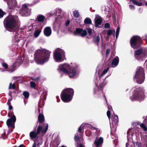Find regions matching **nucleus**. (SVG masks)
I'll list each match as a JSON object with an SVG mask.
<instances>
[{"label": "nucleus", "instance_id": "obj_3", "mask_svg": "<svg viewBox=\"0 0 147 147\" xmlns=\"http://www.w3.org/2000/svg\"><path fill=\"white\" fill-rule=\"evenodd\" d=\"M57 70L59 72H62L66 74H68L70 78L74 77L76 74V69L66 63L59 65Z\"/></svg>", "mask_w": 147, "mask_h": 147}, {"label": "nucleus", "instance_id": "obj_19", "mask_svg": "<svg viewBox=\"0 0 147 147\" xmlns=\"http://www.w3.org/2000/svg\"><path fill=\"white\" fill-rule=\"evenodd\" d=\"M130 1L129 3L131 1L133 3L136 5L138 6H141L142 5V3L143 1H144V0H130ZM130 4V3H129Z\"/></svg>", "mask_w": 147, "mask_h": 147}, {"label": "nucleus", "instance_id": "obj_43", "mask_svg": "<svg viewBox=\"0 0 147 147\" xmlns=\"http://www.w3.org/2000/svg\"><path fill=\"white\" fill-rule=\"evenodd\" d=\"M107 115L110 120L111 117V113L109 110H108L107 112Z\"/></svg>", "mask_w": 147, "mask_h": 147}, {"label": "nucleus", "instance_id": "obj_36", "mask_svg": "<svg viewBox=\"0 0 147 147\" xmlns=\"http://www.w3.org/2000/svg\"><path fill=\"white\" fill-rule=\"evenodd\" d=\"M16 88V86L14 84H13L11 83H10L9 86V89H15Z\"/></svg>", "mask_w": 147, "mask_h": 147}, {"label": "nucleus", "instance_id": "obj_49", "mask_svg": "<svg viewBox=\"0 0 147 147\" xmlns=\"http://www.w3.org/2000/svg\"><path fill=\"white\" fill-rule=\"evenodd\" d=\"M89 132V131L88 130H87L86 131V134L87 136H89L91 134V133L90 134H88V133Z\"/></svg>", "mask_w": 147, "mask_h": 147}, {"label": "nucleus", "instance_id": "obj_31", "mask_svg": "<svg viewBox=\"0 0 147 147\" xmlns=\"http://www.w3.org/2000/svg\"><path fill=\"white\" fill-rule=\"evenodd\" d=\"M85 24H91L92 23V21L89 18H86L84 21Z\"/></svg>", "mask_w": 147, "mask_h": 147}, {"label": "nucleus", "instance_id": "obj_14", "mask_svg": "<svg viewBox=\"0 0 147 147\" xmlns=\"http://www.w3.org/2000/svg\"><path fill=\"white\" fill-rule=\"evenodd\" d=\"M15 116L13 115L10 118L8 119L6 121V123L8 127H14V123L16 121Z\"/></svg>", "mask_w": 147, "mask_h": 147}, {"label": "nucleus", "instance_id": "obj_62", "mask_svg": "<svg viewBox=\"0 0 147 147\" xmlns=\"http://www.w3.org/2000/svg\"><path fill=\"white\" fill-rule=\"evenodd\" d=\"M60 101V100H58H58H57V102H59Z\"/></svg>", "mask_w": 147, "mask_h": 147}, {"label": "nucleus", "instance_id": "obj_12", "mask_svg": "<svg viewBox=\"0 0 147 147\" xmlns=\"http://www.w3.org/2000/svg\"><path fill=\"white\" fill-rule=\"evenodd\" d=\"M22 59H17L13 64L12 66L11 67H9V68L7 71H14V69L16 67H18L22 63Z\"/></svg>", "mask_w": 147, "mask_h": 147}, {"label": "nucleus", "instance_id": "obj_4", "mask_svg": "<svg viewBox=\"0 0 147 147\" xmlns=\"http://www.w3.org/2000/svg\"><path fill=\"white\" fill-rule=\"evenodd\" d=\"M144 90L142 88L139 87L134 90L132 95L130 97V99L132 101H140L144 99Z\"/></svg>", "mask_w": 147, "mask_h": 147}, {"label": "nucleus", "instance_id": "obj_26", "mask_svg": "<svg viewBox=\"0 0 147 147\" xmlns=\"http://www.w3.org/2000/svg\"><path fill=\"white\" fill-rule=\"evenodd\" d=\"M45 18V17L44 16L40 15L37 16L36 19L38 22H42L44 20Z\"/></svg>", "mask_w": 147, "mask_h": 147}, {"label": "nucleus", "instance_id": "obj_6", "mask_svg": "<svg viewBox=\"0 0 147 147\" xmlns=\"http://www.w3.org/2000/svg\"><path fill=\"white\" fill-rule=\"evenodd\" d=\"M145 79L144 69L142 67H140L136 72L134 77V80L138 84L142 83Z\"/></svg>", "mask_w": 147, "mask_h": 147}, {"label": "nucleus", "instance_id": "obj_7", "mask_svg": "<svg viewBox=\"0 0 147 147\" xmlns=\"http://www.w3.org/2000/svg\"><path fill=\"white\" fill-rule=\"evenodd\" d=\"M134 56L138 60H142L143 57H147V49H139L137 50L135 52Z\"/></svg>", "mask_w": 147, "mask_h": 147}, {"label": "nucleus", "instance_id": "obj_28", "mask_svg": "<svg viewBox=\"0 0 147 147\" xmlns=\"http://www.w3.org/2000/svg\"><path fill=\"white\" fill-rule=\"evenodd\" d=\"M64 20V18H63L61 16L59 15L55 19V21L56 22H60L63 21Z\"/></svg>", "mask_w": 147, "mask_h": 147}, {"label": "nucleus", "instance_id": "obj_8", "mask_svg": "<svg viewBox=\"0 0 147 147\" xmlns=\"http://www.w3.org/2000/svg\"><path fill=\"white\" fill-rule=\"evenodd\" d=\"M82 126H80L78 128V132L80 133V134H77L75 136L74 138L76 141L78 142L77 145V147H84L80 142L82 143L83 142V139L82 136L84 131H82Z\"/></svg>", "mask_w": 147, "mask_h": 147}, {"label": "nucleus", "instance_id": "obj_52", "mask_svg": "<svg viewBox=\"0 0 147 147\" xmlns=\"http://www.w3.org/2000/svg\"><path fill=\"white\" fill-rule=\"evenodd\" d=\"M40 77H37V78H35L34 80H36V81H38V80H40Z\"/></svg>", "mask_w": 147, "mask_h": 147}, {"label": "nucleus", "instance_id": "obj_37", "mask_svg": "<svg viewBox=\"0 0 147 147\" xmlns=\"http://www.w3.org/2000/svg\"><path fill=\"white\" fill-rule=\"evenodd\" d=\"M73 15L74 17H78L79 16V14L78 11L75 10L73 12Z\"/></svg>", "mask_w": 147, "mask_h": 147}, {"label": "nucleus", "instance_id": "obj_41", "mask_svg": "<svg viewBox=\"0 0 147 147\" xmlns=\"http://www.w3.org/2000/svg\"><path fill=\"white\" fill-rule=\"evenodd\" d=\"M31 87L32 88H34L36 86V84L35 83L31 81L30 82Z\"/></svg>", "mask_w": 147, "mask_h": 147}, {"label": "nucleus", "instance_id": "obj_24", "mask_svg": "<svg viewBox=\"0 0 147 147\" xmlns=\"http://www.w3.org/2000/svg\"><path fill=\"white\" fill-rule=\"evenodd\" d=\"M7 5L9 9H11L13 6L16 5V1H11L7 3Z\"/></svg>", "mask_w": 147, "mask_h": 147}, {"label": "nucleus", "instance_id": "obj_30", "mask_svg": "<svg viewBox=\"0 0 147 147\" xmlns=\"http://www.w3.org/2000/svg\"><path fill=\"white\" fill-rule=\"evenodd\" d=\"M115 30H109L107 31V35L108 36H110L112 34H113L114 36H115Z\"/></svg>", "mask_w": 147, "mask_h": 147}, {"label": "nucleus", "instance_id": "obj_15", "mask_svg": "<svg viewBox=\"0 0 147 147\" xmlns=\"http://www.w3.org/2000/svg\"><path fill=\"white\" fill-rule=\"evenodd\" d=\"M94 21L95 26L101 27L100 26L101 25L102 22V18L98 15H96Z\"/></svg>", "mask_w": 147, "mask_h": 147}, {"label": "nucleus", "instance_id": "obj_39", "mask_svg": "<svg viewBox=\"0 0 147 147\" xmlns=\"http://www.w3.org/2000/svg\"><path fill=\"white\" fill-rule=\"evenodd\" d=\"M120 30L119 27H118L116 30V37L117 38L118 36Z\"/></svg>", "mask_w": 147, "mask_h": 147}, {"label": "nucleus", "instance_id": "obj_42", "mask_svg": "<svg viewBox=\"0 0 147 147\" xmlns=\"http://www.w3.org/2000/svg\"><path fill=\"white\" fill-rule=\"evenodd\" d=\"M11 94H9V95H10L11 96V98L10 99H9L8 100V101H7V105H8V106H9L10 105V104H11V102H10V101L11 100H12V97L11 96Z\"/></svg>", "mask_w": 147, "mask_h": 147}, {"label": "nucleus", "instance_id": "obj_18", "mask_svg": "<svg viewBox=\"0 0 147 147\" xmlns=\"http://www.w3.org/2000/svg\"><path fill=\"white\" fill-rule=\"evenodd\" d=\"M44 34L47 36H49L51 34V30L49 27H46L44 30Z\"/></svg>", "mask_w": 147, "mask_h": 147}, {"label": "nucleus", "instance_id": "obj_22", "mask_svg": "<svg viewBox=\"0 0 147 147\" xmlns=\"http://www.w3.org/2000/svg\"><path fill=\"white\" fill-rule=\"evenodd\" d=\"M38 127H40V132H41L42 133H45L48 128V124H47L46 126L43 125V126H39Z\"/></svg>", "mask_w": 147, "mask_h": 147}, {"label": "nucleus", "instance_id": "obj_11", "mask_svg": "<svg viewBox=\"0 0 147 147\" xmlns=\"http://www.w3.org/2000/svg\"><path fill=\"white\" fill-rule=\"evenodd\" d=\"M38 1H37L36 3L33 4H25L23 5L22 7V10L20 12V13L22 14L24 16L30 15L31 13V8L29 7V6H32L37 3Z\"/></svg>", "mask_w": 147, "mask_h": 147}, {"label": "nucleus", "instance_id": "obj_1", "mask_svg": "<svg viewBox=\"0 0 147 147\" xmlns=\"http://www.w3.org/2000/svg\"><path fill=\"white\" fill-rule=\"evenodd\" d=\"M50 55V52L46 49H38L35 52L34 60L37 63L42 64L48 61Z\"/></svg>", "mask_w": 147, "mask_h": 147}, {"label": "nucleus", "instance_id": "obj_27", "mask_svg": "<svg viewBox=\"0 0 147 147\" xmlns=\"http://www.w3.org/2000/svg\"><path fill=\"white\" fill-rule=\"evenodd\" d=\"M20 35L18 34V33L16 32H15V34L14 36V40L15 42H19L20 39Z\"/></svg>", "mask_w": 147, "mask_h": 147}, {"label": "nucleus", "instance_id": "obj_23", "mask_svg": "<svg viewBox=\"0 0 147 147\" xmlns=\"http://www.w3.org/2000/svg\"><path fill=\"white\" fill-rule=\"evenodd\" d=\"M39 93L40 94H41L43 93L40 97L41 99L44 100H46L47 95V91L46 90H41L40 91Z\"/></svg>", "mask_w": 147, "mask_h": 147}, {"label": "nucleus", "instance_id": "obj_53", "mask_svg": "<svg viewBox=\"0 0 147 147\" xmlns=\"http://www.w3.org/2000/svg\"><path fill=\"white\" fill-rule=\"evenodd\" d=\"M92 130H96V132L98 130V129H97L96 128H95V127H93L92 128Z\"/></svg>", "mask_w": 147, "mask_h": 147}, {"label": "nucleus", "instance_id": "obj_17", "mask_svg": "<svg viewBox=\"0 0 147 147\" xmlns=\"http://www.w3.org/2000/svg\"><path fill=\"white\" fill-rule=\"evenodd\" d=\"M118 117L117 115H114L112 118V124L113 128H115V129H116V125L118 122Z\"/></svg>", "mask_w": 147, "mask_h": 147}, {"label": "nucleus", "instance_id": "obj_58", "mask_svg": "<svg viewBox=\"0 0 147 147\" xmlns=\"http://www.w3.org/2000/svg\"><path fill=\"white\" fill-rule=\"evenodd\" d=\"M129 134H130V133L128 131L127 132V139H128V138H129Z\"/></svg>", "mask_w": 147, "mask_h": 147}, {"label": "nucleus", "instance_id": "obj_38", "mask_svg": "<svg viewBox=\"0 0 147 147\" xmlns=\"http://www.w3.org/2000/svg\"><path fill=\"white\" fill-rule=\"evenodd\" d=\"M140 126L142 128L144 131H146L147 130V128L144 124L142 123L140 125Z\"/></svg>", "mask_w": 147, "mask_h": 147}, {"label": "nucleus", "instance_id": "obj_55", "mask_svg": "<svg viewBox=\"0 0 147 147\" xmlns=\"http://www.w3.org/2000/svg\"><path fill=\"white\" fill-rule=\"evenodd\" d=\"M145 40L146 43H147V35H145Z\"/></svg>", "mask_w": 147, "mask_h": 147}, {"label": "nucleus", "instance_id": "obj_20", "mask_svg": "<svg viewBox=\"0 0 147 147\" xmlns=\"http://www.w3.org/2000/svg\"><path fill=\"white\" fill-rule=\"evenodd\" d=\"M119 59L118 57H116L112 61V67H115L118 65L119 62Z\"/></svg>", "mask_w": 147, "mask_h": 147}, {"label": "nucleus", "instance_id": "obj_32", "mask_svg": "<svg viewBox=\"0 0 147 147\" xmlns=\"http://www.w3.org/2000/svg\"><path fill=\"white\" fill-rule=\"evenodd\" d=\"M41 30H36L34 32V35L35 37H37L40 34Z\"/></svg>", "mask_w": 147, "mask_h": 147}, {"label": "nucleus", "instance_id": "obj_33", "mask_svg": "<svg viewBox=\"0 0 147 147\" xmlns=\"http://www.w3.org/2000/svg\"><path fill=\"white\" fill-rule=\"evenodd\" d=\"M100 38L98 36H95L94 38V42L98 44Z\"/></svg>", "mask_w": 147, "mask_h": 147}, {"label": "nucleus", "instance_id": "obj_63", "mask_svg": "<svg viewBox=\"0 0 147 147\" xmlns=\"http://www.w3.org/2000/svg\"><path fill=\"white\" fill-rule=\"evenodd\" d=\"M58 98H59V96H56V98L58 99Z\"/></svg>", "mask_w": 147, "mask_h": 147}, {"label": "nucleus", "instance_id": "obj_54", "mask_svg": "<svg viewBox=\"0 0 147 147\" xmlns=\"http://www.w3.org/2000/svg\"><path fill=\"white\" fill-rule=\"evenodd\" d=\"M108 108L109 109V110L110 109H112V107L111 106L108 105Z\"/></svg>", "mask_w": 147, "mask_h": 147}, {"label": "nucleus", "instance_id": "obj_45", "mask_svg": "<svg viewBox=\"0 0 147 147\" xmlns=\"http://www.w3.org/2000/svg\"><path fill=\"white\" fill-rule=\"evenodd\" d=\"M2 66L5 67V69H7L8 67V65L7 64L5 63H3L2 64Z\"/></svg>", "mask_w": 147, "mask_h": 147}, {"label": "nucleus", "instance_id": "obj_46", "mask_svg": "<svg viewBox=\"0 0 147 147\" xmlns=\"http://www.w3.org/2000/svg\"><path fill=\"white\" fill-rule=\"evenodd\" d=\"M105 28H110V25L109 23H106L105 25Z\"/></svg>", "mask_w": 147, "mask_h": 147}, {"label": "nucleus", "instance_id": "obj_5", "mask_svg": "<svg viewBox=\"0 0 147 147\" xmlns=\"http://www.w3.org/2000/svg\"><path fill=\"white\" fill-rule=\"evenodd\" d=\"M73 90L71 88H67L64 89L61 94V98L64 102L70 101L72 99L74 94Z\"/></svg>", "mask_w": 147, "mask_h": 147}, {"label": "nucleus", "instance_id": "obj_21", "mask_svg": "<svg viewBox=\"0 0 147 147\" xmlns=\"http://www.w3.org/2000/svg\"><path fill=\"white\" fill-rule=\"evenodd\" d=\"M103 142V138L101 137H100L98 139H96L94 142V143L96 145V147H98L99 146L102 144Z\"/></svg>", "mask_w": 147, "mask_h": 147}, {"label": "nucleus", "instance_id": "obj_47", "mask_svg": "<svg viewBox=\"0 0 147 147\" xmlns=\"http://www.w3.org/2000/svg\"><path fill=\"white\" fill-rule=\"evenodd\" d=\"M70 21L69 20H67L65 23V25L66 26H68L70 23Z\"/></svg>", "mask_w": 147, "mask_h": 147}, {"label": "nucleus", "instance_id": "obj_16", "mask_svg": "<svg viewBox=\"0 0 147 147\" xmlns=\"http://www.w3.org/2000/svg\"><path fill=\"white\" fill-rule=\"evenodd\" d=\"M40 127H38L37 132L32 131L30 133V136L31 138H35L37 137L38 135L40 133Z\"/></svg>", "mask_w": 147, "mask_h": 147}, {"label": "nucleus", "instance_id": "obj_60", "mask_svg": "<svg viewBox=\"0 0 147 147\" xmlns=\"http://www.w3.org/2000/svg\"><path fill=\"white\" fill-rule=\"evenodd\" d=\"M18 147H26L23 144H21Z\"/></svg>", "mask_w": 147, "mask_h": 147}, {"label": "nucleus", "instance_id": "obj_61", "mask_svg": "<svg viewBox=\"0 0 147 147\" xmlns=\"http://www.w3.org/2000/svg\"><path fill=\"white\" fill-rule=\"evenodd\" d=\"M32 147H36V145L35 142H34L33 144Z\"/></svg>", "mask_w": 147, "mask_h": 147}, {"label": "nucleus", "instance_id": "obj_25", "mask_svg": "<svg viewBox=\"0 0 147 147\" xmlns=\"http://www.w3.org/2000/svg\"><path fill=\"white\" fill-rule=\"evenodd\" d=\"M61 11V10L59 9H55L53 11H52L51 13H48V14H49L51 16H55L57 14V12H58L59 11V12H60Z\"/></svg>", "mask_w": 147, "mask_h": 147}, {"label": "nucleus", "instance_id": "obj_29", "mask_svg": "<svg viewBox=\"0 0 147 147\" xmlns=\"http://www.w3.org/2000/svg\"><path fill=\"white\" fill-rule=\"evenodd\" d=\"M38 120L39 122L41 123L43 122L44 120L43 115L41 114H39L38 116Z\"/></svg>", "mask_w": 147, "mask_h": 147}, {"label": "nucleus", "instance_id": "obj_9", "mask_svg": "<svg viewBox=\"0 0 147 147\" xmlns=\"http://www.w3.org/2000/svg\"><path fill=\"white\" fill-rule=\"evenodd\" d=\"M64 54V51L62 49L59 48L56 49L55 51L54 55V60L57 62H61L62 57Z\"/></svg>", "mask_w": 147, "mask_h": 147}, {"label": "nucleus", "instance_id": "obj_10", "mask_svg": "<svg viewBox=\"0 0 147 147\" xmlns=\"http://www.w3.org/2000/svg\"><path fill=\"white\" fill-rule=\"evenodd\" d=\"M142 42L141 38L138 36H134L130 39V43L131 47L134 49L138 47Z\"/></svg>", "mask_w": 147, "mask_h": 147}, {"label": "nucleus", "instance_id": "obj_57", "mask_svg": "<svg viewBox=\"0 0 147 147\" xmlns=\"http://www.w3.org/2000/svg\"><path fill=\"white\" fill-rule=\"evenodd\" d=\"M144 3L145 4V5L147 6V2L144 0V1H143V3H142V4Z\"/></svg>", "mask_w": 147, "mask_h": 147}, {"label": "nucleus", "instance_id": "obj_35", "mask_svg": "<svg viewBox=\"0 0 147 147\" xmlns=\"http://www.w3.org/2000/svg\"><path fill=\"white\" fill-rule=\"evenodd\" d=\"M25 98H27L29 97V94L28 92L26 91L24 92L23 94Z\"/></svg>", "mask_w": 147, "mask_h": 147}, {"label": "nucleus", "instance_id": "obj_13", "mask_svg": "<svg viewBox=\"0 0 147 147\" xmlns=\"http://www.w3.org/2000/svg\"><path fill=\"white\" fill-rule=\"evenodd\" d=\"M74 33L75 35H79L83 37L86 35L87 32L86 30H83L81 28H77L74 31Z\"/></svg>", "mask_w": 147, "mask_h": 147}, {"label": "nucleus", "instance_id": "obj_40", "mask_svg": "<svg viewBox=\"0 0 147 147\" xmlns=\"http://www.w3.org/2000/svg\"><path fill=\"white\" fill-rule=\"evenodd\" d=\"M5 14V13L2 11V10L0 9V18H2Z\"/></svg>", "mask_w": 147, "mask_h": 147}, {"label": "nucleus", "instance_id": "obj_56", "mask_svg": "<svg viewBox=\"0 0 147 147\" xmlns=\"http://www.w3.org/2000/svg\"><path fill=\"white\" fill-rule=\"evenodd\" d=\"M9 110H11L12 109V106H11L10 105H9Z\"/></svg>", "mask_w": 147, "mask_h": 147}, {"label": "nucleus", "instance_id": "obj_48", "mask_svg": "<svg viewBox=\"0 0 147 147\" xmlns=\"http://www.w3.org/2000/svg\"><path fill=\"white\" fill-rule=\"evenodd\" d=\"M129 7L131 9H134V7L132 5H129Z\"/></svg>", "mask_w": 147, "mask_h": 147}, {"label": "nucleus", "instance_id": "obj_64", "mask_svg": "<svg viewBox=\"0 0 147 147\" xmlns=\"http://www.w3.org/2000/svg\"><path fill=\"white\" fill-rule=\"evenodd\" d=\"M102 84V86H104L105 85V84H103V83Z\"/></svg>", "mask_w": 147, "mask_h": 147}, {"label": "nucleus", "instance_id": "obj_50", "mask_svg": "<svg viewBox=\"0 0 147 147\" xmlns=\"http://www.w3.org/2000/svg\"><path fill=\"white\" fill-rule=\"evenodd\" d=\"M110 51V50L109 49H108L106 50V55H107L109 53Z\"/></svg>", "mask_w": 147, "mask_h": 147}, {"label": "nucleus", "instance_id": "obj_2", "mask_svg": "<svg viewBox=\"0 0 147 147\" xmlns=\"http://www.w3.org/2000/svg\"><path fill=\"white\" fill-rule=\"evenodd\" d=\"M16 17L9 16L6 18L4 21V26L9 31H16L19 27Z\"/></svg>", "mask_w": 147, "mask_h": 147}, {"label": "nucleus", "instance_id": "obj_44", "mask_svg": "<svg viewBox=\"0 0 147 147\" xmlns=\"http://www.w3.org/2000/svg\"><path fill=\"white\" fill-rule=\"evenodd\" d=\"M87 31L89 34L90 35H91L92 34V30L90 28L87 29Z\"/></svg>", "mask_w": 147, "mask_h": 147}, {"label": "nucleus", "instance_id": "obj_59", "mask_svg": "<svg viewBox=\"0 0 147 147\" xmlns=\"http://www.w3.org/2000/svg\"><path fill=\"white\" fill-rule=\"evenodd\" d=\"M100 92H102V89L101 87H100V88L98 90Z\"/></svg>", "mask_w": 147, "mask_h": 147}, {"label": "nucleus", "instance_id": "obj_34", "mask_svg": "<svg viewBox=\"0 0 147 147\" xmlns=\"http://www.w3.org/2000/svg\"><path fill=\"white\" fill-rule=\"evenodd\" d=\"M109 69V67H107V69H104L103 71H102V73L100 75V78L101 77L103 76V75H104L108 71Z\"/></svg>", "mask_w": 147, "mask_h": 147}, {"label": "nucleus", "instance_id": "obj_51", "mask_svg": "<svg viewBox=\"0 0 147 147\" xmlns=\"http://www.w3.org/2000/svg\"><path fill=\"white\" fill-rule=\"evenodd\" d=\"M89 125L88 124H86L84 125V127L83 129H84V128L86 127L87 126H88Z\"/></svg>", "mask_w": 147, "mask_h": 147}]
</instances>
